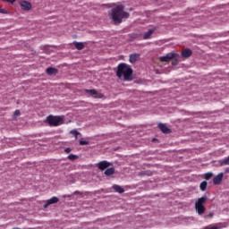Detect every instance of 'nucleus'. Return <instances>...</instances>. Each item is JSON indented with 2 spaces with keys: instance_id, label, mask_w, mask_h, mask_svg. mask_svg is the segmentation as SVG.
<instances>
[{
  "instance_id": "9b49d317",
  "label": "nucleus",
  "mask_w": 229,
  "mask_h": 229,
  "mask_svg": "<svg viewBox=\"0 0 229 229\" xmlns=\"http://www.w3.org/2000/svg\"><path fill=\"white\" fill-rule=\"evenodd\" d=\"M155 31H157V29H149L147 32L144 33L143 35V39L144 40H148L150 38L151 35H153L155 33Z\"/></svg>"
},
{
  "instance_id": "4468645a",
  "label": "nucleus",
  "mask_w": 229,
  "mask_h": 229,
  "mask_svg": "<svg viewBox=\"0 0 229 229\" xmlns=\"http://www.w3.org/2000/svg\"><path fill=\"white\" fill-rule=\"evenodd\" d=\"M191 55H192V50H191V48H186L182 52V58H189Z\"/></svg>"
},
{
  "instance_id": "9d476101",
  "label": "nucleus",
  "mask_w": 229,
  "mask_h": 229,
  "mask_svg": "<svg viewBox=\"0 0 229 229\" xmlns=\"http://www.w3.org/2000/svg\"><path fill=\"white\" fill-rule=\"evenodd\" d=\"M223 176H225L223 173H220L216 176H215L213 178L214 185H220V183L223 182Z\"/></svg>"
},
{
  "instance_id": "0eeeda50",
  "label": "nucleus",
  "mask_w": 229,
  "mask_h": 229,
  "mask_svg": "<svg viewBox=\"0 0 229 229\" xmlns=\"http://www.w3.org/2000/svg\"><path fill=\"white\" fill-rule=\"evenodd\" d=\"M111 165L112 164L106 160L100 161L97 164V167H98L100 171H105V169H108Z\"/></svg>"
},
{
  "instance_id": "6ab92c4d",
  "label": "nucleus",
  "mask_w": 229,
  "mask_h": 229,
  "mask_svg": "<svg viewBox=\"0 0 229 229\" xmlns=\"http://www.w3.org/2000/svg\"><path fill=\"white\" fill-rule=\"evenodd\" d=\"M207 199H208L207 196L201 197V214L205 213V206H203V203H205V201H207Z\"/></svg>"
},
{
  "instance_id": "f257e3e1",
  "label": "nucleus",
  "mask_w": 229,
  "mask_h": 229,
  "mask_svg": "<svg viewBox=\"0 0 229 229\" xmlns=\"http://www.w3.org/2000/svg\"><path fill=\"white\" fill-rule=\"evenodd\" d=\"M130 13L124 12V5L120 4L111 9V19L116 26L123 22V19H128Z\"/></svg>"
},
{
  "instance_id": "7c9ffc66",
  "label": "nucleus",
  "mask_w": 229,
  "mask_h": 229,
  "mask_svg": "<svg viewBox=\"0 0 229 229\" xmlns=\"http://www.w3.org/2000/svg\"><path fill=\"white\" fill-rule=\"evenodd\" d=\"M206 217H214V213H209Z\"/></svg>"
},
{
  "instance_id": "6e6552de",
  "label": "nucleus",
  "mask_w": 229,
  "mask_h": 229,
  "mask_svg": "<svg viewBox=\"0 0 229 229\" xmlns=\"http://www.w3.org/2000/svg\"><path fill=\"white\" fill-rule=\"evenodd\" d=\"M157 128H159L160 131H162V133H165V135H168V133H171V129L167 127L165 123H158Z\"/></svg>"
},
{
  "instance_id": "5701e85b",
  "label": "nucleus",
  "mask_w": 229,
  "mask_h": 229,
  "mask_svg": "<svg viewBox=\"0 0 229 229\" xmlns=\"http://www.w3.org/2000/svg\"><path fill=\"white\" fill-rule=\"evenodd\" d=\"M67 158L69 160H76V158H78V156L74 155V154H70Z\"/></svg>"
},
{
  "instance_id": "dca6fc26",
  "label": "nucleus",
  "mask_w": 229,
  "mask_h": 229,
  "mask_svg": "<svg viewBox=\"0 0 229 229\" xmlns=\"http://www.w3.org/2000/svg\"><path fill=\"white\" fill-rule=\"evenodd\" d=\"M104 174L106 176H112V174H115V168L114 167L106 168Z\"/></svg>"
},
{
  "instance_id": "f03ea898",
  "label": "nucleus",
  "mask_w": 229,
  "mask_h": 229,
  "mask_svg": "<svg viewBox=\"0 0 229 229\" xmlns=\"http://www.w3.org/2000/svg\"><path fill=\"white\" fill-rule=\"evenodd\" d=\"M133 74V70L131 69V66L121 63L117 66V71H116V76L119 78V80H122L123 78L124 81H131L133 80L132 77Z\"/></svg>"
},
{
  "instance_id": "b1692460",
  "label": "nucleus",
  "mask_w": 229,
  "mask_h": 229,
  "mask_svg": "<svg viewBox=\"0 0 229 229\" xmlns=\"http://www.w3.org/2000/svg\"><path fill=\"white\" fill-rule=\"evenodd\" d=\"M207 185H208V183L206 181L202 182H201V191H207Z\"/></svg>"
},
{
  "instance_id": "c85d7f7f",
  "label": "nucleus",
  "mask_w": 229,
  "mask_h": 229,
  "mask_svg": "<svg viewBox=\"0 0 229 229\" xmlns=\"http://www.w3.org/2000/svg\"><path fill=\"white\" fill-rule=\"evenodd\" d=\"M65 153H71V151H72V149L71 148H66L64 149Z\"/></svg>"
},
{
  "instance_id": "423d86ee",
  "label": "nucleus",
  "mask_w": 229,
  "mask_h": 229,
  "mask_svg": "<svg viewBox=\"0 0 229 229\" xmlns=\"http://www.w3.org/2000/svg\"><path fill=\"white\" fill-rule=\"evenodd\" d=\"M19 4L24 12H30V10H31V3L26 0H21Z\"/></svg>"
},
{
  "instance_id": "ddd939ff",
  "label": "nucleus",
  "mask_w": 229,
  "mask_h": 229,
  "mask_svg": "<svg viewBox=\"0 0 229 229\" xmlns=\"http://www.w3.org/2000/svg\"><path fill=\"white\" fill-rule=\"evenodd\" d=\"M47 74H48V76H55L56 74H58V69L55 68V67H48L46 70Z\"/></svg>"
},
{
  "instance_id": "f8f14e48",
  "label": "nucleus",
  "mask_w": 229,
  "mask_h": 229,
  "mask_svg": "<svg viewBox=\"0 0 229 229\" xmlns=\"http://www.w3.org/2000/svg\"><path fill=\"white\" fill-rule=\"evenodd\" d=\"M140 57V55H139L137 53L131 54L129 55V62L131 64H135L139 60Z\"/></svg>"
},
{
  "instance_id": "20e7f679",
  "label": "nucleus",
  "mask_w": 229,
  "mask_h": 229,
  "mask_svg": "<svg viewBox=\"0 0 229 229\" xmlns=\"http://www.w3.org/2000/svg\"><path fill=\"white\" fill-rule=\"evenodd\" d=\"M84 94L87 98H93L94 99H101L103 98V95L101 92L97 89H84Z\"/></svg>"
},
{
  "instance_id": "4be33fe9",
  "label": "nucleus",
  "mask_w": 229,
  "mask_h": 229,
  "mask_svg": "<svg viewBox=\"0 0 229 229\" xmlns=\"http://www.w3.org/2000/svg\"><path fill=\"white\" fill-rule=\"evenodd\" d=\"M172 60H173L172 65H174V66L178 65L180 58H173Z\"/></svg>"
},
{
  "instance_id": "a878e982",
  "label": "nucleus",
  "mask_w": 229,
  "mask_h": 229,
  "mask_svg": "<svg viewBox=\"0 0 229 229\" xmlns=\"http://www.w3.org/2000/svg\"><path fill=\"white\" fill-rule=\"evenodd\" d=\"M19 115H21V111H20L19 109H16V110L14 111L13 116H14V117H19Z\"/></svg>"
},
{
  "instance_id": "393cba45",
  "label": "nucleus",
  "mask_w": 229,
  "mask_h": 229,
  "mask_svg": "<svg viewBox=\"0 0 229 229\" xmlns=\"http://www.w3.org/2000/svg\"><path fill=\"white\" fill-rule=\"evenodd\" d=\"M212 176H214V174H212V173H208L205 174V178L207 180H210V178H212Z\"/></svg>"
},
{
  "instance_id": "7ed1b4c3",
  "label": "nucleus",
  "mask_w": 229,
  "mask_h": 229,
  "mask_svg": "<svg viewBox=\"0 0 229 229\" xmlns=\"http://www.w3.org/2000/svg\"><path fill=\"white\" fill-rule=\"evenodd\" d=\"M65 116L64 115H53L50 114L47 117V124H49L50 126H62V124H64V123H65L64 121Z\"/></svg>"
},
{
  "instance_id": "c756f323",
  "label": "nucleus",
  "mask_w": 229,
  "mask_h": 229,
  "mask_svg": "<svg viewBox=\"0 0 229 229\" xmlns=\"http://www.w3.org/2000/svg\"><path fill=\"white\" fill-rule=\"evenodd\" d=\"M0 13H7L5 9H0Z\"/></svg>"
},
{
  "instance_id": "cd10ccee",
  "label": "nucleus",
  "mask_w": 229,
  "mask_h": 229,
  "mask_svg": "<svg viewBox=\"0 0 229 229\" xmlns=\"http://www.w3.org/2000/svg\"><path fill=\"white\" fill-rule=\"evenodd\" d=\"M5 3H11V4H13L15 3V0H3Z\"/></svg>"
},
{
  "instance_id": "bb28decb",
  "label": "nucleus",
  "mask_w": 229,
  "mask_h": 229,
  "mask_svg": "<svg viewBox=\"0 0 229 229\" xmlns=\"http://www.w3.org/2000/svg\"><path fill=\"white\" fill-rule=\"evenodd\" d=\"M208 229H221V226H219V225H213V226H211V227H209Z\"/></svg>"
},
{
  "instance_id": "1a4fd4ad",
  "label": "nucleus",
  "mask_w": 229,
  "mask_h": 229,
  "mask_svg": "<svg viewBox=\"0 0 229 229\" xmlns=\"http://www.w3.org/2000/svg\"><path fill=\"white\" fill-rule=\"evenodd\" d=\"M58 201H60V199H58L57 197H52L51 199H47L45 201V204H44V208H47V207H49V205H55V203H58Z\"/></svg>"
},
{
  "instance_id": "39448f33",
  "label": "nucleus",
  "mask_w": 229,
  "mask_h": 229,
  "mask_svg": "<svg viewBox=\"0 0 229 229\" xmlns=\"http://www.w3.org/2000/svg\"><path fill=\"white\" fill-rule=\"evenodd\" d=\"M173 58H180V55L175 52H170L164 56L159 58L160 62H171Z\"/></svg>"
},
{
  "instance_id": "2eb2a0df",
  "label": "nucleus",
  "mask_w": 229,
  "mask_h": 229,
  "mask_svg": "<svg viewBox=\"0 0 229 229\" xmlns=\"http://www.w3.org/2000/svg\"><path fill=\"white\" fill-rule=\"evenodd\" d=\"M195 208L199 216H201V198L198 199V201L195 203Z\"/></svg>"
},
{
  "instance_id": "412c9836",
  "label": "nucleus",
  "mask_w": 229,
  "mask_h": 229,
  "mask_svg": "<svg viewBox=\"0 0 229 229\" xmlns=\"http://www.w3.org/2000/svg\"><path fill=\"white\" fill-rule=\"evenodd\" d=\"M80 146H89V142L87 140H81L79 141Z\"/></svg>"
},
{
  "instance_id": "2f4dec72",
  "label": "nucleus",
  "mask_w": 229,
  "mask_h": 229,
  "mask_svg": "<svg viewBox=\"0 0 229 229\" xmlns=\"http://www.w3.org/2000/svg\"><path fill=\"white\" fill-rule=\"evenodd\" d=\"M199 188L201 189V183L199 184Z\"/></svg>"
},
{
  "instance_id": "aec40b11",
  "label": "nucleus",
  "mask_w": 229,
  "mask_h": 229,
  "mask_svg": "<svg viewBox=\"0 0 229 229\" xmlns=\"http://www.w3.org/2000/svg\"><path fill=\"white\" fill-rule=\"evenodd\" d=\"M70 133H72V135H74L75 139H77L78 135H81V133H80V131H78L77 130H72Z\"/></svg>"
},
{
  "instance_id": "f3484780",
  "label": "nucleus",
  "mask_w": 229,
  "mask_h": 229,
  "mask_svg": "<svg viewBox=\"0 0 229 229\" xmlns=\"http://www.w3.org/2000/svg\"><path fill=\"white\" fill-rule=\"evenodd\" d=\"M73 46L78 49V51H81L85 48V44H83V42L73 41Z\"/></svg>"
},
{
  "instance_id": "a211bd4d",
  "label": "nucleus",
  "mask_w": 229,
  "mask_h": 229,
  "mask_svg": "<svg viewBox=\"0 0 229 229\" xmlns=\"http://www.w3.org/2000/svg\"><path fill=\"white\" fill-rule=\"evenodd\" d=\"M113 189L114 192H118V194H123V192H124V189L117 184H114Z\"/></svg>"
}]
</instances>
